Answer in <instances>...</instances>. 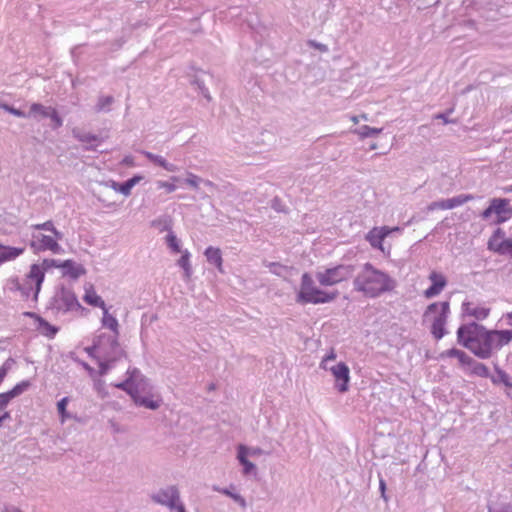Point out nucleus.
<instances>
[{
  "instance_id": "obj_57",
  "label": "nucleus",
  "mask_w": 512,
  "mask_h": 512,
  "mask_svg": "<svg viewBox=\"0 0 512 512\" xmlns=\"http://www.w3.org/2000/svg\"><path fill=\"white\" fill-rule=\"evenodd\" d=\"M12 115L16 116V117H20V118H26L28 117V114L24 113L23 111L19 110V109H16L13 107V109L11 110L10 112Z\"/></svg>"
},
{
  "instance_id": "obj_1",
  "label": "nucleus",
  "mask_w": 512,
  "mask_h": 512,
  "mask_svg": "<svg viewBox=\"0 0 512 512\" xmlns=\"http://www.w3.org/2000/svg\"><path fill=\"white\" fill-rule=\"evenodd\" d=\"M458 343L481 359H488L512 340L510 330H487L476 322L461 325L457 330Z\"/></svg>"
},
{
  "instance_id": "obj_24",
  "label": "nucleus",
  "mask_w": 512,
  "mask_h": 512,
  "mask_svg": "<svg viewBox=\"0 0 512 512\" xmlns=\"http://www.w3.org/2000/svg\"><path fill=\"white\" fill-rule=\"evenodd\" d=\"M83 300L94 307H99L104 309L106 307L104 300L95 292L93 286H89L85 288V295Z\"/></svg>"
},
{
  "instance_id": "obj_22",
  "label": "nucleus",
  "mask_w": 512,
  "mask_h": 512,
  "mask_svg": "<svg viewBox=\"0 0 512 512\" xmlns=\"http://www.w3.org/2000/svg\"><path fill=\"white\" fill-rule=\"evenodd\" d=\"M134 403L138 406H143L145 408L156 410L161 405V399H153V395L150 394V391L148 394H143L139 397L136 396L135 399H133Z\"/></svg>"
},
{
  "instance_id": "obj_45",
  "label": "nucleus",
  "mask_w": 512,
  "mask_h": 512,
  "mask_svg": "<svg viewBox=\"0 0 512 512\" xmlns=\"http://www.w3.org/2000/svg\"><path fill=\"white\" fill-rule=\"evenodd\" d=\"M14 364H15V360L13 358H8L3 363V365L0 367V384L2 383V381L4 380V378L7 375L8 371L11 370V368L13 367Z\"/></svg>"
},
{
  "instance_id": "obj_34",
  "label": "nucleus",
  "mask_w": 512,
  "mask_h": 512,
  "mask_svg": "<svg viewBox=\"0 0 512 512\" xmlns=\"http://www.w3.org/2000/svg\"><path fill=\"white\" fill-rule=\"evenodd\" d=\"M366 239L369 241L372 247L382 249V241L384 239L380 235L377 227L368 232Z\"/></svg>"
},
{
  "instance_id": "obj_62",
  "label": "nucleus",
  "mask_w": 512,
  "mask_h": 512,
  "mask_svg": "<svg viewBox=\"0 0 512 512\" xmlns=\"http://www.w3.org/2000/svg\"><path fill=\"white\" fill-rule=\"evenodd\" d=\"M81 364L90 374H92L94 372L93 368L90 367L87 363L81 362Z\"/></svg>"
},
{
  "instance_id": "obj_40",
  "label": "nucleus",
  "mask_w": 512,
  "mask_h": 512,
  "mask_svg": "<svg viewBox=\"0 0 512 512\" xmlns=\"http://www.w3.org/2000/svg\"><path fill=\"white\" fill-rule=\"evenodd\" d=\"M168 247L175 253L181 252L180 242L174 233H169L166 237Z\"/></svg>"
},
{
  "instance_id": "obj_14",
  "label": "nucleus",
  "mask_w": 512,
  "mask_h": 512,
  "mask_svg": "<svg viewBox=\"0 0 512 512\" xmlns=\"http://www.w3.org/2000/svg\"><path fill=\"white\" fill-rule=\"evenodd\" d=\"M429 280L432 282V285L424 291V296L426 298H433L442 292L447 284V281L442 274L435 271L429 275Z\"/></svg>"
},
{
  "instance_id": "obj_17",
  "label": "nucleus",
  "mask_w": 512,
  "mask_h": 512,
  "mask_svg": "<svg viewBox=\"0 0 512 512\" xmlns=\"http://www.w3.org/2000/svg\"><path fill=\"white\" fill-rule=\"evenodd\" d=\"M103 310V317H102V325L108 329H110L113 332V335H105V341L109 344V338H113L117 340V337L119 335V324L117 319L109 314L107 308L105 307Z\"/></svg>"
},
{
  "instance_id": "obj_55",
  "label": "nucleus",
  "mask_w": 512,
  "mask_h": 512,
  "mask_svg": "<svg viewBox=\"0 0 512 512\" xmlns=\"http://www.w3.org/2000/svg\"><path fill=\"white\" fill-rule=\"evenodd\" d=\"M11 397L8 395V393H1L0 394V412L8 405V403L11 401Z\"/></svg>"
},
{
  "instance_id": "obj_23",
  "label": "nucleus",
  "mask_w": 512,
  "mask_h": 512,
  "mask_svg": "<svg viewBox=\"0 0 512 512\" xmlns=\"http://www.w3.org/2000/svg\"><path fill=\"white\" fill-rule=\"evenodd\" d=\"M60 268L63 269V273L65 275H69L74 279L78 278L79 276L85 273V269L81 265L75 263L72 260H65L64 262L61 263Z\"/></svg>"
},
{
  "instance_id": "obj_49",
  "label": "nucleus",
  "mask_w": 512,
  "mask_h": 512,
  "mask_svg": "<svg viewBox=\"0 0 512 512\" xmlns=\"http://www.w3.org/2000/svg\"><path fill=\"white\" fill-rule=\"evenodd\" d=\"M400 230L401 229L398 226L393 227V228H390L388 226H383V227L378 228V231L383 239H385L387 236H389L392 232H399Z\"/></svg>"
},
{
  "instance_id": "obj_64",
  "label": "nucleus",
  "mask_w": 512,
  "mask_h": 512,
  "mask_svg": "<svg viewBox=\"0 0 512 512\" xmlns=\"http://www.w3.org/2000/svg\"><path fill=\"white\" fill-rule=\"evenodd\" d=\"M5 512H22L19 508L12 507L5 510Z\"/></svg>"
},
{
  "instance_id": "obj_4",
  "label": "nucleus",
  "mask_w": 512,
  "mask_h": 512,
  "mask_svg": "<svg viewBox=\"0 0 512 512\" xmlns=\"http://www.w3.org/2000/svg\"><path fill=\"white\" fill-rule=\"evenodd\" d=\"M338 292H325L315 286L312 277L308 273H304L301 278L300 290L297 294L296 301L301 304L312 303L322 304L329 303L336 299Z\"/></svg>"
},
{
  "instance_id": "obj_41",
  "label": "nucleus",
  "mask_w": 512,
  "mask_h": 512,
  "mask_svg": "<svg viewBox=\"0 0 512 512\" xmlns=\"http://www.w3.org/2000/svg\"><path fill=\"white\" fill-rule=\"evenodd\" d=\"M471 364L473 365L472 369H473L474 374L481 376V377L489 376V369L487 368L486 365H484L483 363H480V362H475L473 360H472Z\"/></svg>"
},
{
  "instance_id": "obj_13",
  "label": "nucleus",
  "mask_w": 512,
  "mask_h": 512,
  "mask_svg": "<svg viewBox=\"0 0 512 512\" xmlns=\"http://www.w3.org/2000/svg\"><path fill=\"white\" fill-rule=\"evenodd\" d=\"M72 136L79 142L87 144V146H85V149L88 151L96 150L97 145H93L92 143H101L104 140L103 137L96 134H92L90 132H86L78 127L72 129Z\"/></svg>"
},
{
  "instance_id": "obj_60",
  "label": "nucleus",
  "mask_w": 512,
  "mask_h": 512,
  "mask_svg": "<svg viewBox=\"0 0 512 512\" xmlns=\"http://www.w3.org/2000/svg\"><path fill=\"white\" fill-rule=\"evenodd\" d=\"M0 108H2L3 110L7 111V112H11V110L13 109L12 106L8 105L7 103H4V102H0Z\"/></svg>"
},
{
  "instance_id": "obj_32",
  "label": "nucleus",
  "mask_w": 512,
  "mask_h": 512,
  "mask_svg": "<svg viewBox=\"0 0 512 512\" xmlns=\"http://www.w3.org/2000/svg\"><path fill=\"white\" fill-rule=\"evenodd\" d=\"M495 384H503L505 387L512 389V378L503 370L496 368V375L492 377Z\"/></svg>"
},
{
  "instance_id": "obj_52",
  "label": "nucleus",
  "mask_w": 512,
  "mask_h": 512,
  "mask_svg": "<svg viewBox=\"0 0 512 512\" xmlns=\"http://www.w3.org/2000/svg\"><path fill=\"white\" fill-rule=\"evenodd\" d=\"M436 209H443V210H446L444 200L431 202V203L427 206V210H428V211H433V210H436Z\"/></svg>"
},
{
  "instance_id": "obj_61",
  "label": "nucleus",
  "mask_w": 512,
  "mask_h": 512,
  "mask_svg": "<svg viewBox=\"0 0 512 512\" xmlns=\"http://www.w3.org/2000/svg\"><path fill=\"white\" fill-rule=\"evenodd\" d=\"M0 418L2 419V421L4 422L5 420H8L11 418L10 416V413L9 412H4L2 415H0Z\"/></svg>"
},
{
  "instance_id": "obj_36",
  "label": "nucleus",
  "mask_w": 512,
  "mask_h": 512,
  "mask_svg": "<svg viewBox=\"0 0 512 512\" xmlns=\"http://www.w3.org/2000/svg\"><path fill=\"white\" fill-rule=\"evenodd\" d=\"M381 132L382 128H372L367 125H363L359 129L355 130V133H357L361 138L377 136Z\"/></svg>"
},
{
  "instance_id": "obj_35",
  "label": "nucleus",
  "mask_w": 512,
  "mask_h": 512,
  "mask_svg": "<svg viewBox=\"0 0 512 512\" xmlns=\"http://www.w3.org/2000/svg\"><path fill=\"white\" fill-rule=\"evenodd\" d=\"M114 98L112 96H100L95 106L96 112L109 111L110 106L113 104Z\"/></svg>"
},
{
  "instance_id": "obj_37",
  "label": "nucleus",
  "mask_w": 512,
  "mask_h": 512,
  "mask_svg": "<svg viewBox=\"0 0 512 512\" xmlns=\"http://www.w3.org/2000/svg\"><path fill=\"white\" fill-rule=\"evenodd\" d=\"M447 356L449 357H456L459 359V361L462 363V364H471L472 363V358L470 356H468L465 352L461 351V350H458V349H450L448 351H446L445 353Z\"/></svg>"
},
{
  "instance_id": "obj_39",
  "label": "nucleus",
  "mask_w": 512,
  "mask_h": 512,
  "mask_svg": "<svg viewBox=\"0 0 512 512\" xmlns=\"http://www.w3.org/2000/svg\"><path fill=\"white\" fill-rule=\"evenodd\" d=\"M238 451L243 452L247 457H258L264 453L259 447H247L245 445H239Z\"/></svg>"
},
{
  "instance_id": "obj_6",
  "label": "nucleus",
  "mask_w": 512,
  "mask_h": 512,
  "mask_svg": "<svg viewBox=\"0 0 512 512\" xmlns=\"http://www.w3.org/2000/svg\"><path fill=\"white\" fill-rule=\"evenodd\" d=\"M354 266L349 264H340L330 268L320 269L315 277L322 286H333L352 277Z\"/></svg>"
},
{
  "instance_id": "obj_44",
  "label": "nucleus",
  "mask_w": 512,
  "mask_h": 512,
  "mask_svg": "<svg viewBox=\"0 0 512 512\" xmlns=\"http://www.w3.org/2000/svg\"><path fill=\"white\" fill-rule=\"evenodd\" d=\"M203 179L199 176L188 172L187 178L185 179V183L190 186L191 188L197 190L199 188L200 183H202Z\"/></svg>"
},
{
  "instance_id": "obj_58",
  "label": "nucleus",
  "mask_w": 512,
  "mask_h": 512,
  "mask_svg": "<svg viewBox=\"0 0 512 512\" xmlns=\"http://www.w3.org/2000/svg\"><path fill=\"white\" fill-rule=\"evenodd\" d=\"M435 118H436V119H441V120H443V122H444L445 124H448V123H452V122H453L452 120H449V119H448V117H447V115H446V114H444V113L437 114V115L435 116Z\"/></svg>"
},
{
  "instance_id": "obj_42",
  "label": "nucleus",
  "mask_w": 512,
  "mask_h": 512,
  "mask_svg": "<svg viewBox=\"0 0 512 512\" xmlns=\"http://www.w3.org/2000/svg\"><path fill=\"white\" fill-rule=\"evenodd\" d=\"M28 381H22L21 383L17 384L13 389L8 391V395L11 397V399L19 396L22 394L28 387H29Z\"/></svg>"
},
{
  "instance_id": "obj_38",
  "label": "nucleus",
  "mask_w": 512,
  "mask_h": 512,
  "mask_svg": "<svg viewBox=\"0 0 512 512\" xmlns=\"http://www.w3.org/2000/svg\"><path fill=\"white\" fill-rule=\"evenodd\" d=\"M33 228H35L37 230L50 231L51 233H53V235L55 236L56 239H62L63 238V234L61 232H59L54 227V225H53V223L51 221H47V222L42 223V224L33 225Z\"/></svg>"
},
{
  "instance_id": "obj_56",
  "label": "nucleus",
  "mask_w": 512,
  "mask_h": 512,
  "mask_svg": "<svg viewBox=\"0 0 512 512\" xmlns=\"http://www.w3.org/2000/svg\"><path fill=\"white\" fill-rule=\"evenodd\" d=\"M504 237H505V233H504V231L501 228H498L494 232V234L491 236V238H495V239L497 238L498 240H501V241L505 240Z\"/></svg>"
},
{
  "instance_id": "obj_16",
  "label": "nucleus",
  "mask_w": 512,
  "mask_h": 512,
  "mask_svg": "<svg viewBox=\"0 0 512 512\" xmlns=\"http://www.w3.org/2000/svg\"><path fill=\"white\" fill-rule=\"evenodd\" d=\"M462 311L464 315L475 318L476 320H484L488 317L490 309L486 307L474 306L470 302L462 304Z\"/></svg>"
},
{
  "instance_id": "obj_48",
  "label": "nucleus",
  "mask_w": 512,
  "mask_h": 512,
  "mask_svg": "<svg viewBox=\"0 0 512 512\" xmlns=\"http://www.w3.org/2000/svg\"><path fill=\"white\" fill-rule=\"evenodd\" d=\"M266 266L270 269V272L278 276H281L283 271L286 270L285 266L275 262H269L266 264Z\"/></svg>"
},
{
  "instance_id": "obj_63",
  "label": "nucleus",
  "mask_w": 512,
  "mask_h": 512,
  "mask_svg": "<svg viewBox=\"0 0 512 512\" xmlns=\"http://www.w3.org/2000/svg\"><path fill=\"white\" fill-rule=\"evenodd\" d=\"M202 183H204V185H206L207 187L215 188V184L210 180H203Z\"/></svg>"
},
{
  "instance_id": "obj_25",
  "label": "nucleus",
  "mask_w": 512,
  "mask_h": 512,
  "mask_svg": "<svg viewBox=\"0 0 512 512\" xmlns=\"http://www.w3.org/2000/svg\"><path fill=\"white\" fill-rule=\"evenodd\" d=\"M108 349L109 344L107 343V341H105V335L102 334L97 337L92 346L86 347L85 351L89 356L95 357L96 353L102 355L104 351H107Z\"/></svg>"
},
{
  "instance_id": "obj_3",
  "label": "nucleus",
  "mask_w": 512,
  "mask_h": 512,
  "mask_svg": "<svg viewBox=\"0 0 512 512\" xmlns=\"http://www.w3.org/2000/svg\"><path fill=\"white\" fill-rule=\"evenodd\" d=\"M52 267H61V263L55 259H45L41 264H33L30 267V271L24 278L23 282H16V287L21 291L24 297L33 295L34 300L37 299L38 294L41 290L45 272Z\"/></svg>"
},
{
  "instance_id": "obj_31",
  "label": "nucleus",
  "mask_w": 512,
  "mask_h": 512,
  "mask_svg": "<svg viewBox=\"0 0 512 512\" xmlns=\"http://www.w3.org/2000/svg\"><path fill=\"white\" fill-rule=\"evenodd\" d=\"M247 458L248 457L243 452H240V451L237 452V459L239 460L241 465H243V474L244 475L256 474V466L252 462H250Z\"/></svg>"
},
{
  "instance_id": "obj_18",
  "label": "nucleus",
  "mask_w": 512,
  "mask_h": 512,
  "mask_svg": "<svg viewBox=\"0 0 512 512\" xmlns=\"http://www.w3.org/2000/svg\"><path fill=\"white\" fill-rule=\"evenodd\" d=\"M52 110L53 107L51 106H44L41 103H32L30 105L28 117L40 121L41 119L48 118Z\"/></svg>"
},
{
  "instance_id": "obj_46",
  "label": "nucleus",
  "mask_w": 512,
  "mask_h": 512,
  "mask_svg": "<svg viewBox=\"0 0 512 512\" xmlns=\"http://www.w3.org/2000/svg\"><path fill=\"white\" fill-rule=\"evenodd\" d=\"M498 254L505 255L510 254L512 255V239H505L501 241V246L498 247Z\"/></svg>"
},
{
  "instance_id": "obj_5",
  "label": "nucleus",
  "mask_w": 512,
  "mask_h": 512,
  "mask_svg": "<svg viewBox=\"0 0 512 512\" xmlns=\"http://www.w3.org/2000/svg\"><path fill=\"white\" fill-rule=\"evenodd\" d=\"M450 312L449 302H435L430 304L424 318L431 321V332L436 339H441L445 335V324Z\"/></svg>"
},
{
  "instance_id": "obj_53",
  "label": "nucleus",
  "mask_w": 512,
  "mask_h": 512,
  "mask_svg": "<svg viewBox=\"0 0 512 512\" xmlns=\"http://www.w3.org/2000/svg\"><path fill=\"white\" fill-rule=\"evenodd\" d=\"M159 188H164L168 193H172L176 190V186L173 183H169L166 181H159L157 183Z\"/></svg>"
},
{
  "instance_id": "obj_7",
  "label": "nucleus",
  "mask_w": 512,
  "mask_h": 512,
  "mask_svg": "<svg viewBox=\"0 0 512 512\" xmlns=\"http://www.w3.org/2000/svg\"><path fill=\"white\" fill-rule=\"evenodd\" d=\"M153 502L166 506L171 512H186L180 501V493L176 486L171 485L158 490L151 495Z\"/></svg>"
},
{
  "instance_id": "obj_43",
  "label": "nucleus",
  "mask_w": 512,
  "mask_h": 512,
  "mask_svg": "<svg viewBox=\"0 0 512 512\" xmlns=\"http://www.w3.org/2000/svg\"><path fill=\"white\" fill-rule=\"evenodd\" d=\"M68 402H69V398L64 397L57 403V410L61 416L62 422H64L65 419L70 418V415L66 411V406H67Z\"/></svg>"
},
{
  "instance_id": "obj_21",
  "label": "nucleus",
  "mask_w": 512,
  "mask_h": 512,
  "mask_svg": "<svg viewBox=\"0 0 512 512\" xmlns=\"http://www.w3.org/2000/svg\"><path fill=\"white\" fill-rule=\"evenodd\" d=\"M132 389L136 390L135 394H131V398L135 399L136 396L139 397L143 394H148L150 391V386L146 378H144L140 373L134 375V381L132 384Z\"/></svg>"
},
{
  "instance_id": "obj_30",
  "label": "nucleus",
  "mask_w": 512,
  "mask_h": 512,
  "mask_svg": "<svg viewBox=\"0 0 512 512\" xmlns=\"http://www.w3.org/2000/svg\"><path fill=\"white\" fill-rule=\"evenodd\" d=\"M136 374L137 375L139 374V370H137V369H133L132 371L128 370L127 371V375H128L127 379L121 383L115 384V387L127 392L130 396H131V394H135L136 390L132 389V384L134 381V375H136Z\"/></svg>"
},
{
  "instance_id": "obj_20",
  "label": "nucleus",
  "mask_w": 512,
  "mask_h": 512,
  "mask_svg": "<svg viewBox=\"0 0 512 512\" xmlns=\"http://www.w3.org/2000/svg\"><path fill=\"white\" fill-rule=\"evenodd\" d=\"M204 255L210 264L215 265L220 272H223V259L221 250L219 248L209 246L205 250Z\"/></svg>"
},
{
  "instance_id": "obj_33",
  "label": "nucleus",
  "mask_w": 512,
  "mask_h": 512,
  "mask_svg": "<svg viewBox=\"0 0 512 512\" xmlns=\"http://www.w3.org/2000/svg\"><path fill=\"white\" fill-rule=\"evenodd\" d=\"M213 489L215 491H218L230 498H232L236 503H238L242 508H245L246 507V501L245 499L238 493H235L233 491H231L230 489L228 488H219L217 486H214Z\"/></svg>"
},
{
  "instance_id": "obj_47",
  "label": "nucleus",
  "mask_w": 512,
  "mask_h": 512,
  "mask_svg": "<svg viewBox=\"0 0 512 512\" xmlns=\"http://www.w3.org/2000/svg\"><path fill=\"white\" fill-rule=\"evenodd\" d=\"M48 118L51 119V122H52L51 126L53 129H58L59 127H61L63 125V119L59 116V114L55 108H53V110L49 114Z\"/></svg>"
},
{
  "instance_id": "obj_50",
  "label": "nucleus",
  "mask_w": 512,
  "mask_h": 512,
  "mask_svg": "<svg viewBox=\"0 0 512 512\" xmlns=\"http://www.w3.org/2000/svg\"><path fill=\"white\" fill-rule=\"evenodd\" d=\"M336 359V353L334 352V350H331L330 353L328 355H326L323 360L321 361L320 363V367L322 369H326L329 366V362L330 361H334Z\"/></svg>"
},
{
  "instance_id": "obj_11",
  "label": "nucleus",
  "mask_w": 512,
  "mask_h": 512,
  "mask_svg": "<svg viewBox=\"0 0 512 512\" xmlns=\"http://www.w3.org/2000/svg\"><path fill=\"white\" fill-rule=\"evenodd\" d=\"M331 372L335 380V388L340 393H345L349 390V382H350V370L349 367L343 363L339 362L331 367L326 368Z\"/></svg>"
},
{
  "instance_id": "obj_2",
  "label": "nucleus",
  "mask_w": 512,
  "mask_h": 512,
  "mask_svg": "<svg viewBox=\"0 0 512 512\" xmlns=\"http://www.w3.org/2000/svg\"><path fill=\"white\" fill-rule=\"evenodd\" d=\"M397 282L387 273L365 263L353 281L354 289L365 297L376 298L395 289Z\"/></svg>"
},
{
  "instance_id": "obj_59",
  "label": "nucleus",
  "mask_w": 512,
  "mask_h": 512,
  "mask_svg": "<svg viewBox=\"0 0 512 512\" xmlns=\"http://www.w3.org/2000/svg\"><path fill=\"white\" fill-rule=\"evenodd\" d=\"M379 486H380V490H381V493H382V497L384 499H386V496H385L386 484H385V481L383 479H380Z\"/></svg>"
},
{
  "instance_id": "obj_29",
  "label": "nucleus",
  "mask_w": 512,
  "mask_h": 512,
  "mask_svg": "<svg viewBox=\"0 0 512 512\" xmlns=\"http://www.w3.org/2000/svg\"><path fill=\"white\" fill-rule=\"evenodd\" d=\"M178 266H180L183 271V277L186 281H189L192 276V266L190 264V253L188 250L182 252V256L177 261Z\"/></svg>"
},
{
  "instance_id": "obj_28",
  "label": "nucleus",
  "mask_w": 512,
  "mask_h": 512,
  "mask_svg": "<svg viewBox=\"0 0 512 512\" xmlns=\"http://www.w3.org/2000/svg\"><path fill=\"white\" fill-rule=\"evenodd\" d=\"M26 315L31 316V317L35 316L37 318V320L39 322L38 330L41 332V334L52 338L57 333L58 329L55 326L51 325L44 319L36 316L34 313L29 312V313H26Z\"/></svg>"
},
{
  "instance_id": "obj_54",
  "label": "nucleus",
  "mask_w": 512,
  "mask_h": 512,
  "mask_svg": "<svg viewBox=\"0 0 512 512\" xmlns=\"http://www.w3.org/2000/svg\"><path fill=\"white\" fill-rule=\"evenodd\" d=\"M501 246V240L490 238L488 241V249L498 253V247Z\"/></svg>"
},
{
  "instance_id": "obj_8",
  "label": "nucleus",
  "mask_w": 512,
  "mask_h": 512,
  "mask_svg": "<svg viewBox=\"0 0 512 512\" xmlns=\"http://www.w3.org/2000/svg\"><path fill=\"white\" fill-rule=\"evenodd\" d=\"M52 307L58 312H70L83 310L76 295L71 289L62 287L54 295L52 299Z\"/></svg>"
},
{
  "instance_id": "obj_10",
  "label": "nucleus",
  "mask_w": 512,
  "mask_h": 512,
  "mask_svg": "<svg viewBox=\"0 0 512 512\" xmlns=\"http://www.w3.org/2000/svg\"><path fill=\"white\" fill-rule=\"evenodd\" d=\"M124 355L123 349L120 347L118 341L109 338V349L102 354L103 360L99 362V373L105 375L112 368V364L119 360Z\"/></svg>"
},
{
  "instance_id": "obj_51",
  "label": "nucleus",
  "mask_w": 512,
  "mask_h": 512,
  "mask_svg": "<svg viewBox=\"0 0 512 512\" xmlns=\"http://www.w3.org/2000/svg\"><path fill=\"white\" fill-rule=\"evenodd\" d=\"M488 512H512V504L504 503L499 508L495 509L492 507H488Z\"/></svg>"
},
{
  "instance_id": "obj_9",
  "label": "nucleus",
  "mask_w": 512,
  "mask_h": 512,
  "mask_svg": "<svg viewBox=\"0 0 512 512\" xmlns=\"http://www.w3.org/2000/svg\"><path fill=\"white\" fill-rule=\"evenodd\" d=\"M509 201L502 198H493L490 200L489 206L482 212L481 217L484 220L489 219L492 214L496 215L494 224H502L508 219Z\"/></svg>"
},
{
  "instance_id": "obj_12",
  "label": "nucleus",
  "mask_w": 512,
  "mask_h": 512,
  "mask_svg": "<svg viewBox=\"0 0 512 512\" xmlns=\"http://www.w3.org/2000/svg\"><path fill=\"white\" fill-rule=\"evenodd\" d=\"M59 239H56L55 236L51 237L48 235H44L42 233H37L32 235L31 247L36 251H45L49 250L54 254L61 253L62 247L58 244Z\"/></svg>"
},
{
  "instance_id": "obj_27",
  "label": "nucleus",
  "mask_w": 512,
  "mask_h": 512,
  "mask_svg": "<svg viewBox=\"0 0 512 512\" xmlns=\"http://www.w3.org/2000/svg\"><path fill=\"white\" fill-rule=\"evenodd\" d=\"M473 199H474V196L472 194H460L453 198L444 199L445 208H446V210L453 209V208L461 206Z\"/></svg>"
},
{
  "instance_id": "obj_15",
  "label": "nucleus",
  "mask_w": 512,
  "mask_h": 512,
  "mask_svg": "<svg viewBox=\"0 0 512 512\" xmlns=\"http://www.w3.org/2000/svg\"><path fill=\"white\" fill-rule=\"evenodd\" d=\"M141 180V176H134L125 181L124 183H118L116 181L110 180L108 182H105L104 185L112 188L116 192L123 194L124 196H129L131 194L132 188Z\"/></svg>"
},
{
  "instance_id": "obj_19",
  "label": "nucleus",
  "mask_w": 512,
  "mask_h": 512,
  "mask_svg": "<svg viewBox=\"0 0 512 512\" xmlns=\"http://www.w3.org/2000/svg\"><path fill=\"white\" fill-rule=\"evenodd\" d=\"M141 153L152 163L158 165L165 169L168 172H176L178 170L177 166L167 162L162 156L153 154L149 151H141Z\"/></svg>"
},
{
  "instance_id": "obj_26",
  "label": "nucleus",
  "mask_w": 512,
  "mask_h": 512,
  "mask_svg": "<svg viewBox=\"0 0 512 512\" xmlns=\"http://www.w3.org/2000/svg\"><path fill=\"white\" fill-rule=\"evenodd\" d=\"M24 252V248L7 247L0 244V262H6L17 258Z\"/></svg>"
}]
</instances>
